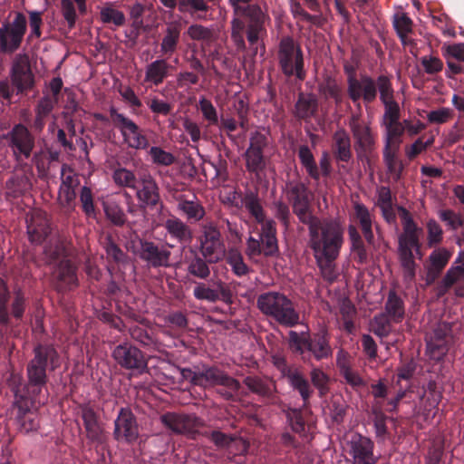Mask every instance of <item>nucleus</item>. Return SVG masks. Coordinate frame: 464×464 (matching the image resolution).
I'll use <instances>...</instances> for the list:
<instances>
[{
  "label": "nucleus",
  "instance_id": "f257e3e1",
  "mask_svg": "<svg viewBox=\"0 0 464 464\" xmlns=\"http://www.w3.org/2000/svg\"><path fill=\"white\" fill-rule=\"evenodd\" d=\"M309 235L316 261L338 256L343 241V229L338 222L314 221L309 227Z\"/></svg>",
  "mask_w": 464,
  "mask_h": 464
},
{
  "label": "nucleus",
  "instance_id": "f03ea898",
  "mask_svg": "<svg viewBox=\"0 0 464 464\" xmlns=\"http://www.w3.org/2000/svg\"><path fill=\"white\" fill-rule=\"evenodd\" d=\"M399 215L403 227V232L399 237V256L406 279L411 280L415 271L413 251L421 257L419 249V237L421 234V229L413 222L407 209L400 208Z\"/></svg>",
  "mask_w": 464,
  "mask_h": 464
},
{
  "label": "nucleus",
  "instance_id": "7ed1b4c3",
  "mask_svg": "<svg viewBox=\"0 0 464 464\" xmlns=\"http://www.w3.org/2000/svg\"><path fill=\"white\" fill-rule=\"evenodd\" d=\"M48 364L51 369H55L59 365V356L53 347L39 346L27 368L28 385L23 390L16 388L14 392L19 391L29 398H36L45 383V368Z\"/></svg>",
  "mask_w": 464,
  "mask_h": 464
},
{
  "label": "nucleus",
  "instance_id": "20e7f679",
  "mask_svg": "<svg viewBox=\"0 0 464 464\" xmlns=\"http://www.w3.org/2000/svg\"><path fill=\"white\" fill-rule=\"evenodd\" d=\"M257 306L264 314L282 324L292 326L299 321L292 302L282 294L269 292L261 295L257 299Z\"/></svg>",
  "mask_w": 464,
  "mask_h": 464
},
{
  "label": "nucleus",
  "instance_id": "39448f33",
  "mask_svg": "<svg viewBox=\"0 0 464 464\" xmlns=\"http://www.w3.org/2000/svg\"><path fill=\"white\" fill-rule=\"evenodd\" d=\"M26 17L17 13L12 22H5L0 26V51L13 53L19 48L26 31Z\"/></svg>",
  "mask_w": 464,
  "mask_h": 464
},
{
  "label": "nucleus",
  "instance_id": "423d86ee",
  "mask_svg": "<svg viewBox=\"0 0 464 464\" xmlns=\"http://www.w3.org/2000/svg\"><path fill=\"white\" fill-rule=\"evenodd\" d=\"M44 252L46 256H50L52 259H58L61 257L58 266L53 272V277L57 283V287L63 290L75 285V268L72 265L71 261L66 257L63 246L59 245L56 242L54 251L50 247L45 248Z\"/></svg>",
  "mask_w": 464,
  "mask_h": 464
},
{
  "label": "nucleus",
  "instance_id": "0eeeda50",
  "mask_svg": "<svg viewBox=\"0 0 464 464\" xmlns=\"http://www.w3.org/2000/svg\"><path fill=\"white\" fill-rule=\"evenodd\" d=\"M280 64L284 72L287 75H295L303 79V57L300 49L295 44L294 41L285 38L280 44L279 52Z\"/></svg>",
  "mask_w": 464,
  "mask_h": 464
},
{
  "label": "nucleus",
  "instance_id": "6e6552de",
  "mask_svg": "<svg viewBox=\"0 0 464 464\" xmlns=\"http://www.w3.org/2000/svg\"><path fill=\"white\" fill-rule=\"evenodd\" d=\"M15 404L17 406L16 420L21 431L28 433L38 428L39 422L36 414L32 409L40 404L36 398H29L19 391L14 392Z\"/></svg>",
  "mask_w": 464,
  "mask_h": 464
},
{
  "label": "nucleus",
  "instance_id": "1a4fd4ad",
  "mask_svg": "<svg viewBox=\"0 0 464 464\" xmlns=\"http://www.w3.org/2000/svg\"><path fill=\"white\" fill-rule=\"evenodd\" d=\"M200 250L204 257L210 263L218 262L225 256V246L221 241L220 233L213 223L203 226V236Z\"/></svg>",
  "mask_w": 464,
  "mask_h": 464
},
{
  "label": "nucleus",
  "instance_id": "9d476101",
  "mask_svg": "<svg viewBox=\"0 0 464 464\" xmlns=\"http://www.w3.org/2000/svg\"><path fill=\"white\" fill-rule=\"evenodd\" d=\"M11 79L13 84L20 92L33 87L34 75L32 73L29 57L26 54L19 53L14 57L11 70Z\"/></svg>",
  "mask_w": 464,
  "mask_h": 464
},
{
  "label": "nucleus",
  "instance_id": "9b49d317",
  "mask_svg": "<svg viewBox=\"0 0 464 464\" xmlns=\"http://www.w3.org/2000/svg\"><path fill=\"white\" fill-rule=\"evenodd\" d=\"M112 118L119 126L125 142L130 147L137 150H142L148 147L146 137L131 120L120 113H113Z\"/></svg>",
  "mask_w": 464,
  "mask_h": 464
},
{
  "label": "nucleus",
  "instance_id": "f8f14e48",
  "mask_svg": "<svg viewBox=\"0 0 464 464\" xmlns=\"http://www.w3.org/2000/svg\"><path fill=\"white\" fill-rule=\"evenodd\" d=\"M289 198L292 201L294 212L300 221L308 224L310 227L311 223L318 220L310 213L308 191L303 184L292 187L289 192Z\"/></svg>",
  "mask_w": 464,
  "mask_h": 464
},
{
  "label": "nucleus",
  "instance_id": "ddd939ff",
  "mask_svg": "<svg viewBox=\"0 0 464 464\" xmlns=\"http://www.w3.org/2000/svg\"><path fill=\"white\" fill-rule=\"evenodd\" d=\"M375 82L368 76L357 79L353 76L348 78V94L353 102L362 98L364 102H371L376 97Z\"/></svg>",
  "mask_w": 464,
  "mask_h": 464
},
{
  "label": "nucleus",
  "instance_id": "4468645a",
  "mask_svg": "<svg viewBox=\"0 0 464 464\" xmlns=\"http://www.w3.org/2000/svg\"><path fill=\"white\" fill-rule=\"evenodd\" d=\"M112 355L115 361L124 368L142 370L146 367V361L141 352L129 343L116 346Z\"/></svg>",
  "mask_w": 464,
  "mask_h": 464
},
{
  "label": "nucleus",
  "instance_id": "2eb2a0df",
  "mask_svg": "<svg viewBox=\"0 0 464 464\" xmlns=\"http://www.w3.org/2000/svg\"><path fill=\"white\" fill-rule=\"evenodd\" d=\"M80 185L78 176L68 167L62 169V183L59 188L58 199L63 207L71 208L76 199V188Z\"/></svg>",
  "mask_w": 464,
  "mask_h": 464
},
{
  "label": "nucleus",
  "instance_id": "dca6fc26",
  "mask_svg": "<svg viewBox=\"0 0 464 464\" xmlns=\"http://www.w3.org/2000/svg\"><path fill=\"white\" fill-rule=\"evenodd\" d=\"M11 148L17 157L28 158L31 154L34 140L26 127L22 124L15 125L8 133Z\"/></svg>",
  "mask_w": 464,
  "mask_h": 464
},
{
  "label": "nucleus",
  "instance_id": "f3484780",
  "mask_svg": "<svg viewBox=\"0 0 464 464\" xmlns=\"http://www.w3.org/2000/svg\"><path fill=\"white\" fill-rule=\"evenodd\" d=\"M27 233L32 243L40 244L49 234V225L45 212L34 209L26 219Z\"/></svg>",
  "mask_w": 464,
  "mask_h": 464
},
{
  "label": "nucleus",
  "instance_id": "a211bd4d",
  "mask_svg": "<svg viewBox=\"0 0 464 464\" xmlns=\"http://www.w3.org/2000/svg\"><path fill=\"white\" fill-rule=\"evenodd\" d=\"M349 444L350 453L353 458V464L375 463V458L372 454V442L368 438L353 434Z\"/></svg>",
  "mask_w": 464,
  "mask_h": 464
},
{
  "label": "nucleus",
  "instance_id": "6ab92c4d",
  "mask_svg": "<svg viewBox=\"0 0 464 464\" xmlns=\"http://www.w3.org/2000/svg\"><path fill=\"white\" fill-rule=\"evenodd\" d=\"M115 437L118 440L132 441L138 437V427L130 411L122 409L115 420Z\"/></svg>",
  "mask_w": 464,
  "mask_h": 464
},
{
  "label": "nucleus",
  "instance_id": "aec40b11",
  "mask_svg": "<svg viewBox=\"0 0 464 464\" xmlns=\"http://www.w3.org/2000/svg\"><path fill=\"white\" fill-rule=\"evenodd\" d=\"M161 421L171 430L179 433L196 432L201 426V421L196 416L167 413L161 417Z\"/></svg>",
  "mask_w": 464,
  "mask_h": 464
},
{
  "label": "nucleus",
  "instance_id": "412c9836",
  "mask_svg": "<svg viewBox=\"0 0 464 464\" xmlns=\"http://www.w3.org/2000/svg\"><path fill=\"white\" fill-rule=\"evenodd\" d=\"M244 14L250 19L247 29V40L251 45H254L264 34V24L266 16L260 7L256 5L246 6L244 10Z\"/></svg>",
  "mask_w": 464,
  "mask_h": 464
},
{
  "label": "nucleus",
  "instance_id": "4be33fe9",
  "mask_svg": "<svg viewBox=\"0 0 464 464\" xmlns=\"http://www.w3.org/2000/svg\"><path fill=\"white\" fill-rule=\"evenodd\" d=\"M199 386L207 387L212 385H224L231 391H237L239 388V383L235 379L224 374L221 371L216 368H208L199 371Z\"/></svg>",
  "mask_w": 464,
  "mask_h": 464
},
{
  "label": "nucleus",
  "instance_id": "5701e85b",
  "mask_svg": "<svg viewBox=\"0 0 464 464\" xmlns=\"http://www.w3.org/2000/svg\"><path fill=\"white\" fill-rule=\"evenodd\" d=\"M193 293L197 299L209 302H215L218 299L227 300L229 297L228 292L221 281L214 283L212 286L198 284L194 288Z\"/></svg>",
  "mask_w": 464,
  "mask_h": 464
},
{
  "label": "nucleus",
  "instance_id": "b1692460",
  "mask_svg": "<svg viewBox=\"0 0 464 464\" xmlns=\"http://www.w3.org/2000/svg\"><path fill=\"white\" fill-rule=\"evenodd\" d=\"M81 411L88 438L92 441L102 442L104 437L103 428L94 411L89 406H83Z\"/></svg>",
  "mask_w": 464,
  "mask_h": 464
},
{
  "label": "nucleus",
  "instance_id": "393cba45",
  "mask_svg": "<svg viewBox=\"0 0 464 464\" xmlns=\"http://www.w3.org/2000/svg\"><path fill=\"white\" fill-rule=\"evenodd\" d=\"M350 128L356 144L362 149H368L373 143V136L367 123L361 121L358 115H353L350 120Z\"/></svg>",
  "mask_w": 464,
  "mask_h": 464
},
{
  "label": "nucleus",
  "instance_id": "a878e982",
  "mask_svg": "<svg viewBox=\"0 0 464 464\" xmlns=\"http://www.w3.org/2000/svg\"><path fill=\"white\" fill-rule=\"evenodd\" d=\"M265 145V138L256 134L251 138L250 147L246 152V166L251 171H256L263 167L262 147Z\"/></svg>",
  "mask_w": 464,
  "mask_h": 464
},
{
  "label": "nucleus",
  "instance_id": "bb28decb",
  "mask_svg": "<svg viewBox=\"0 0 464 464\" xmlns=\"http://www.w3.org/2000/svg\"><path fill=\"white\" fill-rule=\"evenodd\" d=\"M283 373L290 386L299 392L304 402L307 401L313 393V389L304 375L296 368L283 371Z\"/></svg>",
  "mask_w": 464,
  "mask_h": 464
},
{
  "label": "nucleus",
  "instance_id": "cd10ccee",
  "mask_svg": "<svg viewBox=\"0 0 464 464\" xmlns=\"http://www.w3.org/2000/svg\"><path fill=\"white\" fill-rule=\"evenodd\" d=\"M276 227L273 220H266L261 226L260 242L265 256H273L278 251Z\"/></svg>",
  "mask_w": 464,
  "mask_h": 464
},
{
  "label": "nucleus",
  "instance_id": "c85d7f7f",
  "mask_svg": "<svg viewBox=\"0 0 464 464\" xmlns=\"http://www.w3.org/2000/svg\"><path fill=\"white\" fill-rule=\"evenodd\" d=\"M337 366L346 382L353 388L359 389L365 385L361 375L352 367L346 354L343 352L337 355Z\"/></svg>",
  "mask_w": 464,
  "mask_h": 464
},
{
  "label": "nucleus",
  "instance_id": "c756f323",
  "mask_svg": "<svg viewBox=\"0 0 464 464\" xmlns=\"http://www.w3.org/2000/svg\"><path fill=\"white\" fill-rule=\"evenodd\" d=\"M141 257L148 261L153 266H167L169 257V252L160 249L150 242L141 244Z\"/></svg>",
  "mask_w": 464,
  "mask_h": 464
},
{
  "label": "nucleus",
  "instance_id": "7c9ffc66",
  "mask_svg": "<svg viewBox=\"0 0 464 464\" xmlns=\"http://www.w3.org/2000/svg\"><path fill=\"white\" fill-rule=\"evenodd\" d=\"M137 198L144 205H156L160 196L158 186L151 176L147 175L141 179V188L137 189Z\"/></svg>",
  "mask_w": 464,
  "mask_h": 464
},
{
  "label": "nucleus",
  "instance_id": "2f4dec72",
  "mask_svg": "<svg viewBox=\"0 0 464 464\" xmlns=\"http://www.w3.org/2000/svg\"><path fill=\"white\" fill-rule=\"evenodd\" d=\"M168 234L179 243L189 242L192 237L191 230L183 221L178 218H168L164 223Z\"/></svg>",
  "mask_w": 464,
  "mask_h": 464
},
{
  "label": "nucleus",
  "instance_id": "473e14b6",
  "mask_svg": "<svg viewBox=\"0 0 464 464\" xmlns=\"http://www.w3.org/2000/svg\"><path fill=\"white\" fill-rule=\"evenodd\" d=\"M383 126L385 128L384 149L400 150L402 141L401 136L405 131L404 121L402 122H389Z\"/></svg>",
  "mask_w": 464,
  "mask_h": 464
},
{
  "label": "nucleus",
  "instance_id": "72a5a7b5",
  "mask_svg": "<svg viewBox=\"0 0 464 464\" xmlns=\"http://www.w3.org/2000/svg\"><path fill=\"white\" fill-rule=\"evenodd\" d=\"M353 208L354 218L360 223L365 239L369 243H372L373 240V233L372 230V216L371 212L364 205L358 202L354 203Z\"/></svg>",
  "mask_w": 464,
  "mask_h": 464
},
{
  "label": "nucleus",
  "instance_id": "f704fd0d",
  "mask_svg": "<svg viewBox=\"0 0 464 464\" xmlns=\"http://www.w3.org/2000/svg\"><path fill=\"white\" fill-rule=\"evenodd\" d=\"M181 31L179 22L174 21L167 24L165 34L161 42V51L164 53H172L178 45Z\"/></svg>",
  "mask_w": 464,
  "mask_h": 464
},
{
  "label": "nucleus",
  "instance_id": "c9c22d12",
  "mask_svg": "<svg viewBox=\"0 0 464 464\" xmlns=\"http://www.w3.org/2000/svg\"><path fill=\"white\" fill-rule=\"evenodd\" d=\"M209 437L217 446L228 447L231 451L236 448L240 453H245L248 448V444L243 439H233L218 430L212 431Z\"/></svg>",
  "mask_w": 464,
  "mask_h": 464
},
{
  "label": "nucleus",
  "instance_id": "e433bc0d",
  "mask_svg": "<svg viewBox=\"0 0 464 464\" xmlns=\"http://www.w3.org/2000/svg\"><path fill=\"white\" fill-rule=\"evenodd\" d=\"M75 5L81 14L86 12V0H61L62 14L71 28L74 26L77 19Z\"/></svg>",
  "mask_w": 464,
  "mask_h": 464
},
{
  "label": "nucleus",
  "instance_id": "4c0bfd02",
  "mask_svg": "<svg viewBox=\"0 0 464 464\" xmlns=\"http://www.w3.org/2000/svg\"><path fill=\"white\" fill-rule=\"evenodd\" d=\"M178 209L189 220L198 221L205 215L204 208L197 199H186L180 197L178 199Z\"/></svg>",
  "mask_w": 464,
  "mask_h": 464
},
{
  "label": "nucleus",
  "instance_id": "58836bf2",
  "mask_svg": "<svg viewBox=\"0 0 464 464\" xmlns=\"http://www.w3.org/2000/svg\"><path fill=\"white\" fill-rule=\"evenodd\" d=\"M168 69L169 65L164 60H156L148 65L145 80L158 85L167 77Z\"/></svg>",
  "mask_w": 464,
  "mask_h": 464
},
{
  "label": "nucleus",
  "instance_id": "ea45409f",
  "mask_svg": "<svg viewBox=\"0 0 464 464\" xmlns=\"http://www.w3.org/2000/svg\"><path fill=\"white\" fill-rule=\"evenodd\" d=\"M398 151L399 150L393 149H384L383 150L384 162L389 170L390 178L393 180L400 179L402 170L401 162L397 158Z\"/></svg>",
  "mask_w": 464,
  "mask_h": 464
},
{
  "label": "nucleus",
  "instance_id": "a19ab883",
  "mask_svg": "<svg viewBox=\"0 0 464 464\" xmlns=\"http://www.w3.org/2000/svg\"><path fill=\"white\" fill-rule=\"evenodd\" d=\"M316 107V99L311 94H301L295 105L296 113L301 118H306L313 115Z\"/></svg>",
  "mask_w": 464,
  "mask_h": 464
},
{
  "label": "nucleus",
  "instance_id": "79ce46f5",
  "mask_svg": "<svg viewBox=\"0 0 464 464\" xmlns=\"http://www.w3.org/2000/svg\"><path fill=\"white\" fill-rule=\"evenodd\" d=\"M308 351L317 359L327 358L331 355L332 350L324 335H317L309 342Z\"/></svg>",
  "mask_w": 464,
  "mask_h": 464
},
{
  "label": "nucleus",
  "instance_id": "37998d69",
  "mask_svg": "<svg viewBox=\"0 0 464 464\" xmlns=\"http://www.w3.org/2000/svg\"><path fill=\"white\" fill-rule=\"evenodd\" d=\"M334 148L337 157L343 161L351 156L350 139L344 130H339L334 135Z\"/></svg>",
  "mask_w": 464,
  "mask_h": 464
},
{
  "label": "nucleus",
  "instance_id": "c03bdc74",
  "mask_svg": "<svg viewBox=\"0 0 464 464\" xmlns=\"http://www.w3.org/2000/svg\"><path fill=\"white\" fill-rule=\"evenodd\" d=\"M57 98L44 95L39 102L36 108L35 127L42 129L44 126V119L51 112L56 102Z\"/></svg>",
  "mask_w": 464,
  "mask_h": 464
},
{
  "label": "nucleus",
  "instance_id": "a18cd8bd",
  "mask_svg": "<svg viewBox=\"0 0 464 464\" xmlns=\"http://www.w3.org/2000/svg\"><path fill=\"white\" fill-rule=\"evenodd\" d=\"M313 385L317 389L320 397L329 391L330 377L319 368H313L310 372Z\"/></svg>",
  "mask_w": 464,
  "mask_h": 464
},
{
  "label": "nucleus",
  "instance_id": "49530a36",
  "mask_svg": "<svg viewBox=\"0 0 464 464\" xmlns=\"http://www.w3.org/2000/svg\"><path fill=\"white\" fill-rule=\"evenodd\" d=\"M386 313L394 321H400L404 314V308L401 300L394 294L390 293L386 304Z\"/></svg>",
  "mask_w": 464,
  "mask_h": 464
},
{
  "label": "nucleus",
  "instance_id": "de8ad7c7",
  "mask_svg": "<svg viewBox=\"0 0 464 464\" xmlns=\"http://www.w3.org/2000/svg\"><path fill=\"white\" fill-rule=\"evenodd\" d=\"M454 264L444 277V283L447 286L464 278V253H459Z\"/></svg>",
  "mask_w": 464,
  "mask_h": 464
},
{
  "label": "nucleus",
  "instance_id": "09e8293b",
  "mask_svg": "<svg viewBox=\"0 0 464 464\" xmlns=\"http://www.w3.org/2000/svg\"><path fill=\"white\" fill-rule=\"evenodd\" d=\"M451 253L445 248H437L430 256V266L432 272L439 273L449 262Z\"/></svg>",
  "mask_w": 464,
  "mask_h": 464
},
{
  "label": "nucleus",
  "instance_id": "8fccbe9b",
  "mask_svg": "<svg viewBox=\"0 0 464 464\" xmlns=\"http://www.w3.org/2000/svg\"><path fill=\"white\" fill-rule=\"evenodd\" d=\"M243 204L247 211L256 218V222L263 226L266 219L262 207L257 198L254 195H248L245 198Z\"/></svg>",
  "mask_w": 464,
  "mask_h": 464
},
{
  "label": "nucleus",
  "instance_id": "3c124183",
  "mask_svg": "<svg viewBox=\"0 0 464 464\" xmlns=\"http://www.w3.org/2000/svg\"><path fill=\"white\" fill-rule=\"evenodd\" d=\"M393 24L399 36L404 43L406 36L411 32L412 21L404 13H397L394 15Z\"/></svg>",
  "mask_w": 464,
  "mask_h": 464
},
{
  "label": "nucleus",
  "instance_id": "603ef678",
  "mask_svg": "<svg viewBox=\"0 0 464 464\" xmlns=\"http://www.w3.org/2000/svg\"><path fill=\"white\" fill-rule=\"evenodd\" d=\"M106 217L115 225H122L125 222V215L119 205L114 201L103 203Z\"/></svg>",
  "mask_w": 464,
  "mask_h": 464
},
{
  "label": "nucleus",
  "instance_id": "864d4df0",
  "mask_svg": "<svg viewBox=\"0 0 464 464\" xmlns=\"http://www.w3.org/2000/svg\"><path fill=\"white\" fill-rule=\"evenodd\" d=\"M298 155L302 164L305 167L309 175L314 179H317L319 173L310 150L306 146H303L299 149Z\"/></svg>",
  "mask_w": 464,
  "mask_h": 464
},
{
  "label": "nucleus",
  "instance_id": "5fc2aeb1",
  "mask_svg": "<svg viewBox=\"0 0 464 464\" xmlns=\"http://www.w3.org/2000/svg\"><path fill=\"white\" fill-rule=\"evenodd\" d=\"M113 179L119 186L131 188H135V175L130 170L126 169L121 168L116 169L113 173Z\"/></svg>",
  "mask_w": 464,
  "mask_h": 464
},
{
  "label": "nucleus",
  "instance_id": "6e6d98bb",
  "mask_svg": "<svg viewBox=\"0 0 464 464\" xmlns=\"http://www.w3.org/2000/svg\"><path fill=\"white\" fill-rule=\"evenodd\" d=\"M198 109L203 114L205 120L208 121L210 125L217 124L218 121V112L214 105L210 101L201 98L198 102Z\"/></svg>",
  "mask_w": 464,
  "mask_h": 464
},
{
  "label": "nucleus",
  "instance_id": "4d7b16f0",
  "mask_svg": "<svg viewBox=\"0 0 464 464\" xmlns=\"http://www.w3.org/2000/svg\"><path fill=\"white\" fill-rule=\"evenodd\" d=\"M446 353L447 347L444 341L440 339L433 341L430 339L427 342V353L430 359L439 361L446 354Z\"/></svg>",
  "mask_w": 464,
  "mask_h": 464
},
{
  "label": "nucleus",
  "instance_id": "13d9d810",
  "mask_svg": "<svg viewBox=\"0 0 464 464\" xmlns=\"http://www.w3.org/2000/svg\"><path fill=\"white\" fill-rule=\"evenodd\" d=\"M308 335L304 333L299 334L294 331L289 333V343L292 349L303 353L304 350L308 349L309 345Z\"/></svg>",
  "mask_w": 464,
  "mask_h": 464
},
{
  "label": "nucleus",
  "instance_id": "bf43d9fd",
  "mask_svg": "<svg viewBox=\"0 0 464 464\" xmlns=\"http://www.w3.org/2000/svg\"><path fill=\"white\" fill-rule=\"evenodd\" d=\"M228 264L237 276H243L247 272V266L243 261V257L237 250H230L227 256Z\"/></svg>",
  "mask_w": 464,
  "mask_h": 464
},
{
  "label": "nucleus",
  "instance_id": "052dcab7",
  "mask_svg": "<svg viewBox=\"0 0 464 464\" xmlns=\"http://www.w3.org/2000/svg\"><path fill=\"white\" fill-rule=\"evenodd\" d=\"M150 155L154 163L163 166H169L173 163L174 157L171 153L163 150L160 147H152L150 150Z\"/></svg>",
  "mask_w": 464,
  "mask_h": 464
},
{
  "label": "nucleus",
  "instance_id": "680f3d73",
  "mask_svg": "<svg viewBox=\"0 0 464 464\" xmlns=\"http://www.w3.org/2000/svg\"><path fill=\"white\" fill-rule=\"evenodd\" d=\"M378 205L382 208L384 217L389 220L392 203L391 191L388 188L382 187L378 189Z\"/></svg>",
  "mask_w": 464,
  "mask_h": 464
},
{
  "label": "nucleus",
  "instance_id": "e2e57ef3",
  "mask_svg": "<svg viewBox=\"0 0 464 464\" xmlns=\"http://www.w3.org/2000/svg\"><path fill=\"white\" fill-rule=\"evenodd\" d=\"M232 24V32L231 36L238 48H245V40H244V32H245V23L238 19L234 18L231 22Z\"/></svg>",
  "mask_w": 464,
  "mask_h": 464
},
{
  "label": "nucleus",
  "instance_id": "0e129e2a",
  "mask_svg": "<svg viewBox=\"0 0 464 464\" xmlns=\"http://www.w3.org/2000/svg\"><path fill=\"white\" fill-rule=\"evenodd\" d=\"M320 90L326 98L334 99L337 104L342 102L343 95L341 88L334 81L328 80L321 86Z\"/></svg>",
  "mask_w": 464,
  "mask_h": 464
},
{
  "label": "nucleus",
  "instance_id": "69168bd1",
  "mask_svg": "<svg viewBox=\"0 0 464 464\" xmlns=\"http://www.w3.org/2000/svg\"><path fill=\"white\" fill-rule=\"evenodd\" d=\"M80 200L83 211L88 216H93L95 213L93 205V196L90 188L82 187L80 193Z\"/></svg>",
  "mask_w": 464,
  "mask_h": 464
},
{
  "label": "nucleus",
  "instance_id": "338daca9",
  "mask_svg": "<svg viewBox=\"0 0 464 464\" xmlns=\"http://www.w3.org/2000/svg\"><path fill=\"white\" fill-rule=\"evenodd\" d=\"M31 187L30 181L27 178L18 179V178L12 179L7 182L8 193L14 197L26 191Z\"/></svg>",
  "mask_w": 464,
  "mask_h": 464
},
{
  "label": "nucleus",
  "instance_id": "774afa93",
  "mask_svg": "<svg viewBox=\"0 0 464 464\" xmlns=\"http://www.w3.org/2000/svg\"><path fill=\"white\" fill-rule=\"evenodd\" d=\"M445 57L464 62V43L444 45L442 47Z\"/></svg>",
  "mask_w": 464,
  "mask_h": 464
}]
</instances>
